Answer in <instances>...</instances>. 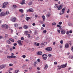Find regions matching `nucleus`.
<instances>
[{"label": "nucleus", "mask_w": 73, "mask_h": 73, "mask_svg": "<svg viewBox=\"0 0 73 73\" xmlns=\"http://www.w3.org/2000/svg\"><path fill=\"white\" fill-rule=\"evenodd\" d=\"M42 57L43 60H46L47 58V57H48V56L46 54H44L42 55Z\"/></svg>", "instance_id": "f257e3e1"}, {"label": "nucleus", "mask_w": 73, "mask_h": 73, "mask_svg": "<svg viewBox=\"0 0 73 73\" xmlns=\"http://www.w3.org/2000/svg\"><path fill=\"white\" fill-rule=\"evenodd\" d=\"M2 28H5L6 29H8V25H3L2 26Z\"/></svg>", "instance_id": "f03ea898"}, {"label": "nucleus", "mask_w": 73, "mask_h": 73, "mask_svg": "<svg viewBox=\"0 0 73 73\" xmlns=\"http://www.w3.org/2000/svg\"><path fill=\"white\" fill-rule=\"evenodd\" d=\"M8 4V2H4L3 4V8H5L6 6H7V5Z\"/></svg>", "instance_id": "7ed1b4c3"}, {"label": "nucleus", "mask_w": 73, "mask_h": 73, "mask_svg": "<svg viewBox=\"0 0 73 73\" xmlns=\"http://www.w3.org/2000/svg\"><path fill=\"white\" fill-rule=\"evenodd\" d=\"M46 50L47 51H50L52 50V48L50 47H48L46 48Z\"/></svg>", "instance_id": "20e7f679"}, {"label": "nucleus", "mask_w": 73, "mask_h": 73, "mask_svg": "<svg viewBox=\"0 0 73 73\" xmlns=\"http://www.w3.org/2000/svg\"><path fill=\"white\" fill-rule=\"evenodd\" d=\"M62 8V6H61V5H60L57 7V9H58V10H61Z\"/></svg>", "instance_id": "39448f33"}, {"label": "nucleus", "mask_w": 73, "mask_h": 73, "mask_svg": "<svg viewBox=\"0 0 73 73\" xmlns=\"http://www.w3.org/2000/svg\"><path fill=\"white\" fill-rule=\"evenodd\" d=\"M18 44L20 46H22L23 45V44L21 43V40H18Z\"/></svg>", "instance_id": "423d86ee"}, {"label": "nucleus", "mask_w": 73, "mask_h": 73, "mask_svg": "<svg viewBox=\"0 0 73 73\" xmlns=\"http://www.w3.org/2000/svg\"><path fill=\"white\" fill-rule=\"evenodd\" d=\"M60 32L62 35H64L65 33V31L64 30H61Z\"/></svg>", "instance_id": "0eeeda50"}, {"label": "nucleus", "mask_w": 73, "mask_h": 73, "mask_svg": "<svg viewBox=\"0 0 73 73\" xmlns=\"http://www.w3.org/2000/svg\"><path fill=\"white\" fill-rule=\"evenodd\" d=\"M1 67H2V69H3V68H5V67H7V64H2L1 65Z\"/></svg>", "instance_id": "6e6552de"}, {"label": "nucleus", "mask_w": 73, "mask_h": 73, "mask_svg": "<svg viewBox=\"0 0 73 73\" xmlns=\"http://www.w3.org/2000/svg\"><path fill=\"white\" fill-rule=\"evenodd\" d=\"M69 44L67 43H66L65 45V48H69Z\"/></svg>", "instance_id": "1a4fd4ad"}, {"label": "nucleus", "mask_w": 73, "mask_h": 73, "mask_svg": "<svg viewBox=\"0 0 73 73\" xmlns=\"http://www.w3.org/2000/svg\"><path fill=\"white\" fill-rule=\"evenodd\" d=\"M65 8H63L62 10V13L64 14L65 13Z\"/></svg>", "instance_id": "9d476101"}, {"label": "nucleus", "mask_w": 73, "mask_h": 73, "mask_svg": "<svg viewBox=\"0 0 73 73\" xmlns=\"http://www.w3.org/2000/svg\"><path fill=\"white\" fill-rule=\"evenodd\" d=\"M25 3V0H23L21 2L20 4L21 5H23V4H24Z\"/></svg>", "instance_id": "9b49d317"}, {"label": "nucleus", "mask_w": 73, "mask_h": 73, "mask_svg": "<svg viewBox=\"0 0 73 73\" xmlns=\"http://www.w3.org/2000/svg\"><path fill=\"white\" fill-rule=\"evenodd\" d=\"M5 15V13H4L3 12H2L1 13L0 16H3Z\"/></svg>", "instance_id": "f8f14e48"}, {"label": "nucleus", "mask_w": 73, "mask_h": 73, "mask_svg": "<svg viewBox=\"0 0 73 73\" xmlns=\"http://www.w3.org/2000/svg\"><path fill=\"white\" fill-rule=\"evenodd\" d=\"M17 19H11V21L13 22H15L16 21Z\"/></svg>", "instance_id": "ddd939ff"}, {"label": "nucleus", "mask_w": 73, "mask_h": 73, "mask_svg": "<svg viewBox=\"0 0 73 73\" xmlns=\"http://www.w3.org/2000/svg\"><path fill=\"white\" fill-rule=\"evenodd\" d=\"M48 68V64H46L45 65V67L44 68V69L45 70H46V69H47Z\"/></svg>", "instance_id": "4468645a"}, {"label": "nucleus", "mask_w": 73, "mask_h": 73, "mask_svg": "<svg viewBox=\"0 0 73 73\" xmlns=\"http://www.w3.org/2000/svg\"><path fill=\"white\" fill-rule=\"evenodd\" d=\"M14 25L15 27L17 28V27H18V24L17 23H15L14 24Z\"/></svg>", "instance_id": "2eb2a0df"}, {"label": "nucleus", "mask_w": 73, "mask_h": 73, "mask_svg": "<svg viewBox=\"0 0 73 73\" xmlns=\"http://www.w3.org/2000/svg\"><path fill=\"white\" fill-rule=\"evenodd\" d=\"M37 53L39 55H42V53L41 52H38Z\"/></svg>", "instance_id": "dca6fc26"}, {"label": "nucleus", "mask_w": 73, "mask_h": 73, "mask_svg": "<svg viewBox=\"0 0 73 73\" xmlns=\"http://www.w3.org/2000/svg\"><path fill=\"white\" fill-rule=\"evenodd\" d=\"M50 16V13H48L46 15L47 17H49Z\"/></svg>", "instance_id": "f3484780"}, {"label": "nucleus", "mask_w": 73, "mask_h": 73, "mask_svg": "<svg viewBox=\"0 0 73 73\" xmlns=\"http://www.w3.org/2000/svg\"><path fill=\"white\" fill-rule=\"evenodd\" d=\"M29 12H32L33 11V9H29Z\"/></svg>", "instance_id": "a211bd4d"}, {"label": "nucleus", "mask_w": 73, "mask_h": 73, "mask_svg": "<svg viewBox=\"0 0 73 73\" xmlns=\"http://www.w3.org/2000/svg\"><path fill=\"white\" fill-rule=\"evenodd\" d=\"M19 12H21V13H23V12H24V11L23 10V9H21L19 10Z\"/></svg>", "instance_id": "6ab92c4d"}, {"label": "nucleus", "mask_w": 73, "mask_h": 73, "mask_svg": "<svg viewBox=\"0 0 73 73\" xmlns=\"http://www.w3.org/2000/svg\"><path fill=\"white\" fill-rule=\"evenodd\" d=\"M57 27L60 28V29H61V27H62L61 25H57Z\"/></svg>", "instance_id": "aec40b11"}, {"label": "nucleus", "mask_w": 73, "mask_h": 73, "mask_svg": "<svg viewBox=\"0 0 73 73\" xmlns=\"http://www.w3.org/2000/svg\"><path fill=\"white\" fill-rule=\"evenodd\" d=\"M10 41H11V42H14V39H12V38H10L9 39Z\"/></svg>", "instance_id": "412c9836"}, {"label": "nucleus", "mask_w": 73, "mask_h": 73, "mask_svg": "<svg viewBox=\"0 0 73 73\" xmlns=\"http://www.w3.org/2000/svg\"><path fill=\"white\" fill-rule=\"evenodd\" d=\"M6 42L8 44H11V42H10L9 40H6Z\"/></svg>", "instance_id": "4be33fe9"}, {"label": "nucleus", "mask_w": 73, "mask_h": 73, "mask_svg": "<svg viewBox=\"0 0 73 73\" xmlns=\"http://www.w3.org/2000/svg\"><path fill=\"white\" fill-rule=\"evenodd\" d=\"M46 44H47V42H44V43H42V45H43V46H45V45H46Z\"/></svg>", "instance_id": "5701e85b"}, {"label": "nucleus", "mask_w": 73, "mask_h": 73, "mask_svg": "<svg viewBox=\"0 0 73 73\" xmlns=\"http://www.w3.org/2000/svg\"><path fill=\"white\" fill-rule=\"evenodd\" d=\"M7 58H12V56H7Z\"/></svg>", "instance_id": "b1692460"}, {"label": "nucleus", "mask_w": 73, "mask_h": 73, "mask_svg": "<svg viewBox=\"0 0 73 73\" xmlns=\"http://www.w3.org/2000/svg\"><path fill=\"white\" fill-rule=\"evenodd\" d=\"M24 29H28V26H27L25 25L24 26Z\"/></svg>", "instance_id": "393cba45"}, {"label": "nucleus", "mask_w": 73, "mask_h": 73, "mask_svg": "<svg viewBox=\"0 0 73 73\" xmlns=\"http://www.w3.org/2000/svg\"><path fill=\"white\" fill-rule=\"evenodd\" d=\"M8 37V35L7 34H6L5 36V38H7Z\"/></svg>", "instance_id": "a878e982"}, {"label": "nucleus", "mask_w": 73, "mask_h": 73, "mask_svg": "<svg viewBox=\"0 0 73 73\" xmlns=\"http://www.w3.org/2000/svg\"><path fill=\"white\" fill-rule=\"evenodd\" d=\"M28 32L27 31H25V34L26 35H27L28 34Z\"/></svg>", "instance_id": "bb28decb"}, {"label": "nucleus", "mask_w": 73, "mask_h": 73, "mask_svg": "<svg viewBox=\"0 0 73 73\" xmlns=\"http://www.w3.org/2000/svg\"><path fill=\"white\" fill-rule=\"evenodd\" d=\"M19 72V71L18 70H16L15 71V73H18Z\"/></svg>", "instance_id": "cd10ccee"}, {"label": "nucleus", "mask_w": 73, "mask_h": 73, "mask_svg": "<svg viewBox=\"0 0 73 73\" xmlns=\"http://www.w3.org/2000/svg\"><path fill=\"white\" fill-rule=\"evenodd\" d=\"M8 14H9V11H7L6 12L5 15H8Z\"/></svg>", "instance_id": "c85d7f7f"}, {"label": "nucleus", "mask_w": 73, "mask_h": 73, "mask_svg": "<svg viewBox=\"0 0 73 73\" xmlns=\"http://www.w3.org/2000/svg\"><path fill=\"white\" fill-rule=\"evenodd\" d=\"M32 4V2H31L29 3V5H31Z\"/></svg>", "instance_id": "c756f323"}, {"label": "nucleus", "mask_w": 73, "mask_h": 73, "mask_svg": "<svg viewBox=\"0 0 73 73\" xmlns=\"http://www.w3.org/2000/svg\"><path fill=\"white\" fill-rule=\"evenodd\" d=\"M24 14H22L21 16V18H23V17H24Z\"/></svg>", "instance_id": "7c9ffc66"}, {"label": "nucleus", "mask_w": 73, "mask_h": 73, "mask_svg": "<svg viewBox=\"0 0 73 73\" xmlns=\"http://www.w3.org/2000/svg\"><path fill=\"white\" fill-rule=\"evenodd\" d=\"M52 25H55L56 24V23H52Z\"/></svg>", "instance_id": "2f4dec72"}, {"label": "nucleus", "mask_w": 73, "mask_h": 73, "mask_svg": "<svg viewBox=\"0 0 73 73\" xmlns=\"http://www.w3.org/2000/svg\"><path fill=\"white\" fill-rule=\"evenodd\" d=\"M58 7V5L56 4L55 5V6L54 7L56 8V7Z\"/></svg>", "instance_id": "473e14b6"}, {"label": "nucleus", "mask_w": 73, "mask_h": 73, "mask_svg": "<svg viewBox=\"0 0 73 73\" xmlns=\"http://www.w3.org/2000/svg\"><path fill=\"white\" fill-rule=\"evenodd\" d=\"M58 69H61L62 68L61 66H58Z\"/></svg>", "instance_id": "72a5a7b5"}, {"label": "nucleus", "mask_w": 73, "mask_h": 73, "mask_svg": "<svg viewBox=\"0 0 73 73\" xmlns=\"http://www.w3.org/2000/svg\"><path fill=\"white\" fill-rule=\"evenodd\" d=\"M17 57L16 56H12V58H16Z\"/></svg>", "instance_id": "f704fd0d"}, {"label": "nucleus", "mask_w": 73, "mask_h": 73, "mask_svg": "<svg viewBox=\"0 0 73 73\" xmlns=\"http://www.w3.org/2000/svg\"><path fill=\"white\" fill-rule=\"evenodd\" d=\"M36 64H37V62H34V66H36Z\"/></svg>", "instance_id": "c9c22d12"}, {"label": "nucleus", "mask_w": 73, "mask_h": 73, "mask_svg": "<svg viewBox=\"0 0 73 73\" xmlns=\"http://www.w3.org/2000/svg\"><path fill=\"white\" fill-rule=\"evenodd\" d=\"M9 66H13V64H9Z\"/></svg>", "instance_id": "e433bc0d"}, {"label": "nucleus", "mask_w": 73, "mask_h": 73, "mask_svg": "<svg viewBox=\"0 0 73 73\" xmlns=\"http://www.w3.org/2000/svg\"><path fill=\"white\" fill-rule=\"evenodd\" d=\"M21 40H24V37H22L21 38Z\"/></svg>", "instance_id": "4c0bfd02"}, {"label": "nucleus", "mask_w": 73, "mask_h": 73, "mask_svg": "<svg viewBox=\"0 0 73 73\" xmlns=\"http://www.w3.org/2000/svg\"><path fill=\"white\" fill-rule=\"evenodd\" d=\"M36 45L37 46H38L40 45V44L38 43H37L36 44Z\"/></svg>", "instance_id": "58836bf2"}, {"label": "nucleus", "mask_w": 73, "mask_h": 73, "mask_svg": "<svg viewBox=\"0 0 73 73\" xmlns=\"http://www.w3.org/2000/svg\"><path fill=\"white\" fill-rule=\"evenodd\" d=\"M59 25H61L62 24V22H59Z\"/></svg>", "instance_id": "ea45409f"}, {"label": "nucleus", "mask_w": 73, "mask_h": 73, "mask_svg": "<svg viewBox=\"0 0 73 73\" xmlns=\"http://www.w3.org/2000/svg\"><path fill=\"white\" fill-rule=\"evenodd\" d=\"M64 42L63 41V40H61L60 41V43L61 44H62Z\"/></svg>", "instance_id": "a19ab883"}, {"label": "nucleus", "mask_w": 73, "mask_h": 73, "mask_svg": "<svg viewBox=\"0 0 73 73\" xmlns=\"http://www.w3.org/2000/svg\"><path fill=\"white\" fill-rule=\"evenodd\" d=\"M43 33H46V30H44L43 31Z\"/></svg>", "instance_id": "79ce46f5"}, {"label": "nucleus", "mask_w": 73, "mask_h": 73, "mask_svg": "<svg viewBox=\"0 0 73 73\" xmlns=\"http://www.w3.org/2000/svg\"><path fill=\"white\" fill-rule=\"evenodd\" d=\"M26 19H32V17H27Z\"/></svg>", "instance_id": "37998d69"}, {"label": "nucleus", "mask_w": 73, "mask_h": 73, "mask_svg": "<svg viewBox=\"0 0 73 73\" xmlns=\"http://www.w3.org/2000/svg\"><path fill=\"white\" fill-rule=\"evenodd\" d=\"M57 62H54V65H57Z\"/></svg>", "instance_id": "c03bdc74"}, {"label": "nucleus", "mask_w": 73, "mask_h": 73, "mask_svg": "<svg viewBox=\"0 0 73 73\" xmlns=\"http://www.w3.org/2000/svg\"><path fill=\"white\" fill-rule=\"evenodd\" d=\"M13 7L14 8H16V5H14L13 6Z\"/></svg>", "instance_id": "a18cd8bd"}, {"label": "nucleus", "mask_w": 73, "mask_h": 73, "mask_svg": "<svg viewBox=\"0 0 73 73\" xmlns=\"http://www.w3.org/2000/svg\"><path fill=\"white\" fill-rule=\"evenodd\" d=\"M22 57L23 58H25V57H26V56H25V55H23Z\"/></svg>", "instance_id": "49530a36"}, {"label": "nucleus", "mask_w": 73, "mask_h": 73, "mask_svg": "<svg viewBox=\"0 0 73 73\" xmlns=\"http://www.w3.org/2000/svg\"><path fill=\"white\" fill-rule=\"evenodd\" d=\"M48 57H51L52 55H51V54H48Z\"/></svg>", "instance_id": "de8ad7c7"}, {"label": "nucleus", "mask_w": 73, "mask_h": 73, "mask_svg": "<svg viewBox=\"0 0 73 73\" xmlns=\"http://www.w3.org/2000/svg\"><path fill=\"white\" fill-rule=\"evenodd\" d=\"M71 49L72 52H73V46L71 48Z\"/></svg>", "instance_id": "09e8293b"}, {"label": "nucleus", "mask_w": 73, "mask_h": 73, "mask_svg": "<svg viewBox=\"0 0 73 73\" xmlns=\"http://www.w3.org/2000/svg\"><path fill=\"white\" fill-rule=\"evenodd\" d=\"M17 45V43H14L13 44L14 46H16V45Z\"/></svg>", "instance_id": "8fccbe9b"}, {"label": "nucleus", "mask_w": 73, "mask_h": 73, "mask_svg": "<svg viewBox=\"0 0 73 73\" xmlns=\"http://www.w3.org/2000/svg\"><path fill=\"white\" fill-rule=\"evenodd\" d=\"M42 17V18H43V19H45V16H44V15H43Z\"/></svg>", "instance_id": "3c124183"}, {"label": "nucleus", "mask_w": 73, "mask_h": 73, "mask_svg": "<svg viewBox=\"0 0 73 73\" xmlns=\"http://www.w3.org/2000/svg\"><path fill=\"white\" fill-rule=\"evenodd\" d=\"M69 12H70L69 9H68V11H67V13H69Z\"/></svg>", "instance_id": "603ef678"}, {"label": "nucleus", "mask_w": 73, "mask_h": 73, "mask_svg": "<svg viewBox=\"0 0 73 73\" xmlns=\"http://www.w3.org/2000/svg\"><path fill=\"white\" fill-rule=\"evenodd\" d=\"M57 32H58V33H60V30H57Z\"/></svg>", "instance_id": "864d4df0"}, {"label": "nucleus", "mask_w": 73, "mask_h": 73, "mask_svg": "<svg viewBox=\"0 0 73 73\" xmlns=\"http://www.w3.org/2000/svg\"><path fill=\"white\" fill-rule=\"evenodd\" d=\"M28 36L27 37H30V34H28L27 35Z\"/></svg>", "instance_id": "5fc2aeb1"}, {"label": "nucleus", "mask_w": 73, "mask_h": 73, "mask_svg": "<svg viewBox=\"0 0 73 73\" xmlns=\"http://www.w3.org/2000/svg\"><path fill=\"white\" fill-rule=\"evenodd\" d=\"M3 36H0V39H1V38H3Z\"/></svg>", "instance_id": "6e6d98bb"}, {"label": "nucleus", "mask_w": 73, "mask_h": 73, "mask_svg": "<svg viewBox=\"0 0 73 73\" xmlns=\"http://www.w3.org/2000/svg\"><path fill=\"white\" fill-rule=\"evenodd\" d=\"M10 70H13V68H9Z\"/></svg>", "instance_id": "4d7b16f0"}, {"label": "nucleus", "mask_w": 73, "mask_h": 73, "mask_svg": "<svg viewBox=\"0 0 73 73\" xmlns=\"http://www.w3.org/2000/svg\"><path fill=\"white\" fill-rule=\"evenodd\" d=\"M11 56H14V54L12 53L11 54Z\"/></svg>", "instance_id": "13d9d810"}, {"label": "nucleus", "mask_w": 73, "mask_h": 73, "mask_svg": "<svg viewBox=\"0 0 73 73\" xmlns=\"http://www.w3.org/2000/svg\"><path fill=\"white\" fill-rule=\"evenodd\" d=\"M35 17H36V18L37 17H38V15H35Z\"/></svg>", "instance_id": "bf43d9fd"}, {"label": "nucleus", "mask_w": 73, "mask_h": 73, "mask_svg": "<svg viewBox=\"0 0 73 73\" xmlns=\"http://www.w3.org/2000/svg\"><path fill=\"white\" fill-rule=\"evenodd\" d=\"M37 61H38V62H40V59H38L37 60Z\"/></svg>", "instance_id": "052dcab7"}, {"label": "nucleus", "mask_w": 73, "mask_h": 73, "mask_svg": "<svg viewBox=\"0 0 73 73\" xmlns=\"http://www.w3.org/2000/svg\"><path fill=\"white\" fill-rule=\"evenodd\" d=\"M72 31H69V33H72Z\"/></svg>", "instance_id": "680f3d73"}, {"label": "nucleus", "mask_w": 73, "mask_h": 73, "mask_svg": "<svg viewBox=\"0 0 73 73\" xmlns=\"http://www.w3.org/2000/svg\"><path fill=\"white\" fill-rule=\"evenodd\" d=\"M13 49H16V47L15 46H13Z\"/></svg>", "instance_id": "e2e57ef3"}, {"label": "nucleus", "mask_w": 73, "mask_h": 73, "mask_svg": "<svg viewBox=\"0 0 73 73\" xmlns=\"http://www.w3.org/2000/svg\"><path fill=\"white\" fill-rule=\"evenodd\" d=\"M64 66V68H65V67H66V64L63 65Z\"/></svg>", "instance_id": "0e129e2a"}, {"label": "nucleus", "mask_w": 73, "mask_h": 73, "mask_svg": "<svg viewBox=\"0 0 73 73\" xmlns=\"http://www.w3.org/2000/svg\"><path fill=\"white\" fill-rule=\"evenodd\" d=\"M13 50V49H12V48H10V50H11V51H12Z\"/></svg>", "instance_id": "69168bd1"}, {"label": "nucleus", "mask_w": 73, "mask_h": 73, "mask_svg": "<svg viewBox=\"0 0 73 73\" xmlns=\"http://www.w3.org/2000/svg\"><path fill=\"white\" fill-rule=\"evenodd\" d=\"M42 27H45V25L43 24L42 25Z\"/></svg>", "instance_id": "338daca9"}, {"label": "nucleus", "mask_w": 73, "mask_h": 73, "mask_svg": "<svg viewBox=\"0 0 73 73\" xmlns=\"http://www.w3.org/2000/svg\"><path fill=\"white\" fill-rule=\"evenodd\" d=\"M60 48H62V45H60Z\"/></svg>", "instance_id": "774afa93"}]
</instances>
